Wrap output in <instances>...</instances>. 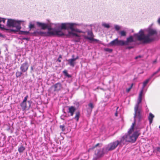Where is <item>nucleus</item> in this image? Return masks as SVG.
Wrapping results in <instances>:
<instances>
[{
  "label": "nucleus",
  "instance_id": "obj_1",
  "mask_svg": "<svg viewBox=\"0 0 160 160\" xmlns=\"http://www.w3.org/2000/svg\"><path fill=\"white\" fill-rule=\"evenodd\" d=\"M54 28L50 26L48 28L47 32L39 31L37 32L39 35L43 36H50L56 35L59 37L65 36L67 38H70V36L74 34L72 27L76 25L71 22L56 23L53 24Z\"/></svg>",
  "mask_w": 160,
  "mask_h": 160
},
{
  "label": "nucleus",
  "instance_id": "obj_2",
  "mask_svg": "<svg viewBox=\"0 0 160 160\" xmlns=\"http://www.w3.org/2000/svg\"><path fill=\"white\" fill-rule=\"evenodd\" d=\"M157 34L156 30L150 26L147 28L141 29L138 33L134 34L133 36H131L127 38L126 41H123V45H128L134 42V38L144 43L151 42L155 40Z\"/></svg>",
  "mask_w": 160,
  "mask_h": 160
},
{
  "label": "nucleus",
  "instance_id": "obj_3",
  "mask_svg": "<svg viewBox=\"0 0 160 160\" xmlns=\"http://www.w3.org/2000/svg\"><path fill=\"white\" fill-rule=\"evenodd\" d=\"M134 122L132 123L131 128L128 132V133L122 136L121 138V143L125 144L127 142H134L138 137L140 135V128L135 126V124L139 123L142 118V111L140 112V117L138 119L136 115L135 111H134Z\"/></svg>",
  "mask_w": 160,
  "mask_h": 160
},
{
  "label": "nucleus",
  "instance_id": "obj_4",
  "mask_svg": "<svg viewBox=\"0 0 160 160\" xmlns=\"http://www.w3.org/2000/svg\"><path fill=\"white\" fill-rule=\"evenodd\" d=\"M73 24H75L76 25H74L72 27V28L74 30L73 31L72 33L74 34L70 36V37H77L78 38L79 40L81 37H83L85 39H88L90 40L97 42L99 43H101V42L97 39L93 38V34L92 32L90 30H88L85 32H83L79 30L77 28H75L77 26H81L80 24L77 23H72Z\"/></svg>",
  "mask_w": 160,
  "mask_h": 160
},
{
  "label": "nucleus",
  "instance_id": "obj_5",
  "mask_svg": "<svg viewBox=\"0 0 160 160\" xmlns=\"http://www.w3.org/2000/svg\"><path fill=\"white\" fill-rule=\"evenodd\" d=\"M150 78L146 80L143 82V85L142 90L139 93V96L137 101V102L134 107V111H135L136 115L138 118L140 117V112L142 110V105L141 104L142 100V96L144 88L147 85L148 82L150 80Z\"/></svg>",
  "mask_w": 160,
  "mask_h": 160
},
{
  "label": "nucleus",
  "instance_id": "obj_6",
  "mask_svg": "<svg viewBox=\"0 0 160 160\" xmlns=\"http://www.w3.org/2000/svg\"><path fill=\"white\" fill-rule=\"evenodd\" d=\"M7 25L9 27L12 28L10 29L11 32H16L19 31L21 28V24L24 22L22 20H18L12 19H8Z\"/></svg>",
  "mask_w": 160,
  "mask_h": 160
},
{
  "label": "nucleus",
  "instance_id": "obj_7",
  "mask_svg": "<svg viewBox=\"0 0 160 160\" xmlns=\"http://www.w3.org/2000/svg\"><path fill=\"white\" fill-rule=\"evenodd\" d=\"M122 146L124 145L123 143H121V139L120 141L117 140L115 142H111L106 146L105 147V151L106 152L112 151L118 145Z\"/></svg>",
  "mask_w": 160,
  "mask_h": 160
},
{
  "label": "nucleus",
  "instance_id": "obj_8",
  "mask_svg": "<svg viewBox=\"0 0 160 160\" xmlns=\"http://www.w3.org/2000/svg\"><path fill=\"white\" fill-rule=\"evenodd\" d=\"M111 46H119L123 45V40H118V38H116L113 41H111L109 43Z\"/></svg>",
  "mask_w": 160,
  "mask_h": 160
},
{
  "label": "nucleus",
  "instance_id": "obj_9",
  "mask_svg": "<svg viewBox=\"0 0 160 160\" xmlns=\"http://www.w3.org/2000/svg\"><path fill=\"white\" fill-rule=\"evenodd\" d=\"M54 23H51L49 25H48V24L47 23L40 22H37L36 24L38 27H40L42 29L45 30L46 28L48 29V27L50 26L51 27V26L54 25Z\"/></svg>",
  "mask_w": 160,
  "mask_h": 160
},
{
  "label": "nucleus",
  "instance_id": "obj_10",
  "mask_svg": "<svg viewBox=\"0 0 160 160\" xmlns=\"http://www.w3.org/2000/svg\"><path fill=\"white\" fill-rule=\"evenodd\" d=\"M31 102L28 101L27 102H22L21 104V106L23 110L29 109L31 106Z\"/></svg>",
  "mask_w": 160,
  "mask_h": 160
},
{
  "label": "nucleus",
  "instance_id": "obj_11",
  "mask_svg": "<svg viewBox=\"0 0 160 160\" xmlns=\"http://www.w3.org/2000/svg\"><path fill=\"white\" fill-rule=\"evenodd\" d=\"M28 67L29 65L28 62H25L21 64L20 69L22 72H25L28 70Z\"/></svg>",
  "mask_w": 160,
  "mask_h": 160
},
{
  "label": "nucleus",
  "instance_id": "obj_12",
  "mask_svg": "<svg viewBox=\"0 0 160 160\" xmlns=\"http://www.w3.org/2000/svg\"><path fill=\"white\" fill-rule=\"evenodd\" d=\"M104 151H106L105 147H104L103 150H101L98 149L96 150L95 152V154L97 158H99L102 156L104 154Z\"/></svg>",
  "mask_w": 160,
  "mask_h": 160
},
{
  "label": "nucleus",
  "instance_id": "obj_13",
  "mask_svg": "<svg viewBox=\"0 0 160 160\" xmlns=\"http://www.w3.org/2000/svg\"><path fill=\"white\" fill-rule=\"evenodd\" d=\"M54 88V91H58L60 90L62 88L61 84L58 83L55 84L53 87Z\"/></svg>",
  "mask_w": 160,
  "mask_h": 160
},
{
  "label": "nucleus",
  "instance_id": "obj_14",
  "mask_svg": "<svg viewBox=\"0 0 160 160\" xmlns=\"http://www.w3.org/2000/svg\"><path fill=\"white\" fill-rule=\"evenodd\" d=\"M68 112L70 114L71 116H72L74 112L76 110V108L74 106L68 107Z\"/></svg>",
  "mask_w": 160,
  "mask_h": 160
},
{
  "label": "nucleus",
  "instance_id": "obj_15",
  "mask_svg": "<svg viewBox=\"0 0 160 160\" xmlns=\"http://www.w3.org/2000/svg\"><path fill=\"white\" fill-rule=\"evenodd\" d=\"M67 61L68 62L69 64L72 67H74L76 63L75 61L73 58L69 59Z\"/></svg>",
  "mask_w": 160,
  "mask_h": 160
},
{
  "label": "nucleus",
  "instance_id": "obj_16",
  "mask_svg": "<svg viewBox=\"0 0 160 160\" xmlns=\"http://www.w3.org/2000/svg\"><path fill=\"white\" fill-rule=\"evenodd\" d=\"M154 117V116L151 113H150L149 116L148 117V119L149 121L150 124H151L153 121V119Z\"/></svg>",
  "mask_w": 160,
  "mask_h": 160
},
{
  "label": "nucleus",
  "instance_id": "obj_17",
  "mask_svg": "<svg viewBox=\"0 0 160 160\" xmlns=\"http://www.w3.org/2000/svg\"><path fill=\"white\" fill-rule=\"evenodd\" d=\"M80 116V113L79 112H77L76 113L75 116L74 117V119H76L77 121H78Z\"/></svg>",
  "mask_w": 160,
  "mask_h": 160
},
{
  "label": "nucleus",
  "instance_id": "obj_18",
  "mask_svg": "<svg viewBox=\"0 0 160 160\" xmlns=\"http://www.w3.org/2000/svg\"><path fill=\"white\" fill-rule=\"evenodd\" d=\"M25 150V148L22 146L18 148V151L19 153L22 152Z\"/></svg>",
  "mask_w": 160,
  "mask_h": 160
},
{
  "label": "nucleus",
  "instance_id": "obj_19",
  "mask_svg": "<svg viewBox=\"0 0 160 160\" xmlns=\"http://www.w3.org/2000/svg\"><path fill=\"white\" fill-rule=\"evenodd\" d=\"M102 25L103 27L107 28H109L110 27L109 24L107 23L104 22L102 23Z\"/></svg>",
  "mask_w": 160,
  "mask_h": 160
},
{
  "label": "nucleus",
  "instance_id": "obj_20",
  "mask_svg": "<svg viewBox=\"0 0 160 160\" xmlns=\"http://www.w3.org/2000/svg\"><path fill=\"white\" fill-rule=\"evenodd\" d=\"M35 22V21H33L32 22H30L29 25V28L30 29H31L33 28H34V23Z\"/></svg>",
  "mask_w": 160,
  "mask_h": 160
},
{
  "label": "nucleus",
  "instance_id": "obj_21",
  "mask_svg": "<svg viewBox=\"0 0 160 160\" xmlns=\"http://www.w3.org/2000/svg\"><path fill=\"white\" fill-rule=\"evenodd\" d=\"M22 74V73L21 72H19L18 71H17V72H16V77L17 78L21 76Z\"/></svg>",
  "mask_w": 160,
  "mask_h": 160
},
{
  "label": "nucleus",
  "instance_id": "obj_22",
  "mask_svg": "<svg viewBox=\"0 0 160 160\" xmlns=\"http://www.w3.org/2000/svg\"><path fill=\"white\" fill-rule=\"evenodd\" d=\"M19 33L20 34L27 35L29 33V32L28 31H20Z\"/></svg>",
  "mask_w": 160,
  "mask_h": 160
},
{
  "label": "nucleus",
  "instance_id": "obj_23",
  "mask_svg": "<svg viewBox=\"0 0 160 160\" xmlns=\"http://www.w3.org/2000/svg\"><path fill=\"white\" fill-rule=\"evenodd\" d=\"M153 152H160V147H157L153 150Z\"/></svg>",
  "mask_w": 160,
  "mask_h": 160
},
{
  "label": "nucleus",
  "instance_id": "obj_24",
  "mask_svg": "<svg viewBox=\"0 0 160 160\" xmlns=\"http://www.w3.org/2000/svg\"><path fill=\"white\" fill-rule=\"evenodd\" d=\"M120 33L121 35L122 36H126V32L124 31H121L120 32Z\"/></svg>",
  "mask_w": 160,
  "mask_h": 160
},
{
  "label": "nucleus",
  "instance_id": "obj_25",
  "mask_svg": "<svg viewBox=\"0 0 160 160\" xmlns=\"http://www.w3.org/2000/svg\"><path fill=\"white\" fill-rule=\"evenodd\" d=\"M114 28L116 30H118L121 29V27L119 25H116L114 26Z\"/></svg>",
  "mask_w": 160,
  "mask_h": 160
},
{
  "label": "nucleus",
  "instance_id": "obj_26",
  "mask_svg": "<svg viewBox=\"0 0 160 160\" xmlns=\"http://www.w3.org/2000/svg\"><path fill=\"white\" fill-rule=\"evenodd\" d=\"M142 56L141 55H139L137 56L135 58V59L137 60L138 61L140 60V59L141 58Z\"/></svg>",
  "mask_w": 160,
  "mask_h": 160
},
{
  "label": "nucleus",
  "instance_id": "obj_27",
  "mask_svg": "<svg viewBox=\"0 0 160 160\" xmlns=\"http://www.w3.org/2000/svg\"><path fill=\"white\" fill-rule=\"evenodd\" d=\"M28 98V95L26 96L25 98L23 100L22 102H27V100Z\"/></svg>",
  "mask_w": 160,
  "mask_h": 160
},
{
  "label": "nucleus",
  "instance_id": "obj_28",
  "mask_svg": "<svg viewBox=\"0 0 160 160\" xmlns=\"http://www.w3.org/2000/svg\"><path fill=\"white\" fill-rule=\"evenodd\" d=\"M88 106L90 107L92 109L93 108V104L92 103H90L88 104Z\"/></svg>",
  "mask_w": 160,
  "mask_h": 160
},
{
  "label": "nucleus",
  "instance_id": "obj_29",
  "mask_svg": "<svg viewBox=\"0 0 160 160\" xmlns=\"http://www.w3.org/2000/svg\"><path fill=\"white\" fill-rule=\"evenodd\" d=\"M60 128L62 129V131H64V125L60 126Z\"/></svg>",
  "mask_w": 160,
  "mask_h": 160
},
{
  "label": "nucleus",
  "instance_id": "obj_30",
  "mask_svg": "<svg viewBox=\"0 0 160 160\" xmlns=\"http://www.w3.org/2000/svg\"><path fill=\"white\" fill-rule=\"evenodd\" d=\"M159 71H160V68L158 69V70L154 72L153 74L152 75V77L153 76H154L155 74H157L158 72H159Z\"/></svg>",
  "mask_w": 160,
  "mask_h": 160
},
{
  "label": "nucleus",
  "instance_id": "obj_31",
  "mask_svg": "<svg viewBox=\"0 0 160 160\" xmlns=\"http://www.w3.org/2000/svg\"><path fill=\"white\" fill-rule=\"evenodd\" d=\"M22 40H25L27 41H28L29 40V38H22V39H21Z\"/></svg>",
  "mask_w": 160,
  "mask_h": 160
},
{
  "label": "nucleus",
  "instance_id": "obj_32",
  "mask_svg": "<svg viewBox=\"0 0 160 160\" xmlns=\"http://www.w3.org/2000/svg\"><path fill=\"white\" fill-rule=\"evenodd\" d=\"M132 88V86H131L130 88H128L126 89V91L127 92H129V91L130 90L131 88Z\"/></svg>",
  "mask_w": 160,
  "mask_h": 160
},
{
  "label": "nucleus",
  "instance_id": "obj_33",
  "mask_svg": "<svg viewBox=\"0 0 160 160\" xmlns=\"http://www.w3.org/2000/svg\"><path fill=\"white\" fill-rule=\"evenodd\" d=\"M157 22L160 25V17L158 18Z\"/></svg>",
  "mask_w": 160,
  "mask_h": 160
},
{
  "label": "nucleus",
  "instance_id": "obj_34",
  "mask_svg": "<svg viewBox=\"0 0 160 160\" xmlns=\"http://www.w3.org/2000/svg\"><path fill=\"white\" fill-rule=\"evenodd\" d=\"M73 58L75 60V61H76L77 59L78 58V56H77L76 58Z\"/></svg>",
  "mask_w": 160,
  "mask_h": 160
},
{
  "label": "nucleus",
  "instance_id": "obj_35",
  "mask_svg": "<svg viewBox=\"0 0 160 160\" xmlns=\"http://www.w3.org/2000/svg\"><path fill=\"white\" fill-rule=\"evenodd\" d=\"M58 61L59 62H61V60L60 59V58H58Z\"/></svg>",
  "mask_w": 160,
  "mask_h": 160
},
{
  "label": "nucleus",
  "instance_id": "obj_36",
  "mask_svg": "<svg viewBox=\"0 0 160 160\" xmlns=\"http://www.w3.org/2000/svg\"><path fill=\"white\" fill-rule=\"evenodd\" d=\"M62 58V56L61 55H60L59 56V58Z\"/></svg>",
  "mask_w": 160,
  "mask_h": 160
},
{
  "label": "nucleus",
  "instance_id": "obj_37",
  "mask_svg": "<svg viewBox=\"0 0 160 160\" xmlns=\"http://www.w3.org/2000/svg\"><path fill=\"white\" fill-rule=\"evenodd\" d=\"M99 144V143H98V144H97L95 146V147H97V146H98Z\"/></svg>",
  "mask_w": 160,
  "mask_h": 160
},
{
  "label": "nucleus",
  "instance_id": "obj_38",
  "mask_svg": "<svg viewBox=\"0 0 160 160\" xmlns=\"http://www.w3.org/2000/svg\"><path fill=\"white\" fill-rule=\"evenodd\" d=\"M33 67H32H32H31V70H33Z\"/></svg>",
  "mask_w": 160,
  "mask_h": 160
},
{
  "label": "nucleus",
  "instance_id": "obj_39",
  "mask_svg": "<svg viewBox=\"0 0 160 160\" xmlns=\"http://www.w3.org/2000/svg\"><path fill=\"white\" fill-rule=\"evenodd\" d=\"M115 115L117 116V112H116L115 114Z\"/></svg>",
  "mask_w": 160,
  "mask_h": 160
},
{
  "label": "nucleus",
  "instance_id": "obj_40",
  "mask_svg": "<svg viewBox=\"0 0 160 160\" xmlns=\"http://www.w3.org/2000/svg\"><path fill=\"white\" fill-rule=\"evenodd\" d=\"M63 72L64 73H67L66 72V71H63Z\"/></svg>",
  "mask_w": 160,
  "mask_h": 160
},
{
  "label": "nucleus",
  "instance_id": "obj_41",
  "mask_svg": "<svg viewBox=\"0 0 160 160\" xmlns=\"http://www.w3.org/2000/svg\"><path fill=\"white\" fill-rule=\"evenodd\" d=\"M74 57V55H72V58H73V57Z\"/></svg>",
  "mask_w": 160,
  "mask_h": 160
},
{
  "label": "nucleus",
  "instance_id": "obj_42",
  "mask_svg": "<svg viewBox=\"0 0 160 160\" xmlns=\"http://www.w3.org/2000/svg\"><path fill=\"white\" fill-rule=\"evenodd\" d=\"M132 48V47H130L129 48Z\"/></svg>",
  "mask_w": 160,
  "mask_h": 160
},
{
  "label": "nucleus",
  "instance_id": "obj_43",
  "mask_svg": "<svg viewBox=\"0 0 160 160\" xmlns=\"http://www.w3.org/2000/svg\"><path fill=\"white\" fill-rule=\"evenodd\" d=\"M159 129H160V126H159Z\"/></svg>",
  "mask_w": 160,
  "mask_h": 160
},
{
  "label": "nucleus",
  "instance_id": "obj_44",
  "mask_svg": "<svg viewBox=\"0 0 160 160\" xmlns=\"http://www.w3.org/2000/svg\"><path fill=\"white\" fill-rule=\"evenodd\" d=\"M62 118V119H63H63H63V118Z\"/></svg>",
  "mask_w": 160,
  "mask_h": 160
},
{
  "label": "nucleus",
  "instance_id": "obj_45",
  "mask_svg": "<svg viewBox=\"0 0 160 160\" xmlns=\"http://www.w3.org/2000/svg\"><path fill=\"white\" fill-rule=\"evenodd\" d=\"M108 49H107V51H108Z\"/></svg>",
  "mask_w": 160,
  "mask_h": 160
}]
</instances>
